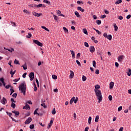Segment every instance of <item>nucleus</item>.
I'll list each match as a JSON object with an SVG mask.
<instances>
[{"instance_id":"de8ad7c7","label":"nucleus","mask_w":131,"mask_h":131,"mask_svg":"<svg viewBox=\"0 0 131 131\" xmlns=\"http://www.w3.org/2000/svg\"><path fill=\"white\" fill-rule=\"evenodd\" d=\"M21 67L23 68L24 70H26V69H27V66L26 65L22 66Z\"/></svg>"},{"instance_id":"338daca9","label":"nucleus","mask_w":131,"mask_h":131,"mask_svg":"<svg viewBox=\"0 0 131 131\" xmlns=\"http://www.w3.org/2000/svg\"><path fill=\"white\" fill-rule=\"evenodd\" d=\"M131 15L129 14L126 16V19H130Z\"/></svg>"},{"instance_id":"4468645a","label":"nucleus","mask_w":131,"mask_h":131,"mask_svg":"<svg viewBox=\"0 0 131 131\" xmlns=\"http://www.w3.org/2000/svg\"><path fill=\"white\" fill-rule=\"evenodd\" d=\"M57 14H58V16H61V17H64V15L63 14L61 13V12L60 11V10H57L56 12Z\"/></svg>"},{"instance_id":"a878e982","label":"nucleus","mask_w":131,"mask_h":131,"mask_svg":"<svg viewBox=\"0 0 131 131\" xmlns=\"http://www.w3.org/2000/svg\"><path fill=\"white\" fill-rule=\"evenodd\" d=\"M75 99V97H73L70 101V104H73V102H74V100Z\"/></svg>"},{"instance_id":"2f4dec72","label":"nucleus","mask_w":131,"mask_h":131,"mask_svg":"<svg viewBox=\"0 0 131 131\" xmlns=\"http://www.w3.org/2000/svg\"><path fill=\"white\" fill-rule=\"evenodd\" d=\"M28 35L26 36L27 38H30L31 36H32V35L31 34V33H28Z\"/></svg>"},{"instance_id":"473e14b6","label":"nucleus","mask_w":131,"mask_h":131,"mask_svg":"<svg viewBox=\"0 0 131 131\" xmlns=\"http://www.w3.org/2000/svg\"><path fill=\"white\" fill-rule=\"evenodd\" d=\"M95 121V122H98V121H99V115L96 116Z\"/></svg>"},{"instance_id":"c85d7f7f","label":"nucleus","mask_w":131,"mask_h":131,"mask_svg":"<svg viewBox=\"0 0 131 131\" xmlns=\"http://www.w3.org/2000/svg\"><path fill=\"white\" fill-rule=\"evenodd\" d=\"M63 29L64 32H65V33H68V29H67V28H66V27H63Z\"/></svg>"},{"instance_id":"680f3d73","label":"nucleus","mask_w":131,"mask_h":131,"mask_svg":"<svg viewBox=\"0 0 131 131\" xmlns=\"http://www.w3.org/2000/svg\"><path fill=\"white\" fill-rule=\"evenodd\" d=\"M71 22H72V25H76V23H75V21L72 20Z\"/></svg>"},{"instance_id":"f257e3e1","label":"nucleus","mask_w":131,"mask_h":131,"mask_svg":"<svg viewBox=\"0 0 131 131\" xmlns=\"http://www.w3.org/2000/svg\"><path fill=\"white\" fill-rule=\"evenodd\" d=\"M18 88L19 90H20V93L25 96L26 94V83H25V81L21 83Z\"/></svg>"},{"instance_id":"13d9d810","label":"nucleus","mask_w":131,"mask_h":131,"mask_svg":"<svg viewBox=\"0 0 131 131\" xmlns=\"http://www.w3.org/2000/svg\"><path fill=\"white\" fill-rule=\"evenodd\" d=\"M11 86L10 84L7 85L5 86V89H6L7 90H8V89H9V88H11Z\"/></svg>"},{"instance_id":"79ce46f5","label":"nucleus","mask_w":131,"mask_h":131,"mask_svg":"<svg viewBox=\"0 0 131 131\" xmlns=\"http://www.w3.org/2000/svg\"><path fill=\"white\" fill-rule=\"evenodd\" d=\"M36 8H40L42 7V4H40L39 5H35Z\"/></svg>"},{"instance_id":"58836bf2","label":"nucleus","mask_w":131,"mask_h":131,"mask_svg":"<svg viewBox=\"0 0 131 131\" xmlns=\"http://www.w3.org/2000/svg\"><path fill=\"white\" fill-rule=\"evenodd\" d=\"M15 73H16V71H14L13 72V70H11L10 72V74H12V75H14V74H15Z\"/></svg>"},{"instance_id":"864d4df0","label":"nucleus","mask_w":131,"mask_h":131,"mask_svg":"<svg viewBox=\"0 0 131 131\" xmlns=\"http://www.w3.org/2000/svg\"><path fill=\"white\" fill-rule=\"evenodd\" d=\"M19 80H20V78L13 80V81H14V82H18Z\"/></svg>"},{"instance_id":"1a4fd4ad","label":"nucleus","mask_w":131,"mask_h":131,"mask_svg":"<svg viewBox=\"0 0 131 131\" xmlns=\"http://www.w3.org/2000/svg\"><path fill=\"white\" fill-rule=\"evenodd\" d=\"M23 108L25 109L26 110H30V106L28 104H26V105L23 106Z\"/></svg>"},{"instance_id":"69168bd1","label":"nucleus","mask_w":131,"mask_h":131,"mask_svg":"<svg viewBox=\"0 0 131 131\" xmlns=\"http://www.w3.org/2000/svg\"><path fill=\"white\" fill-rule=\"evenodd\" d=\"M11 101L12 103H16V101L14 100V98H11Z\"/></svg>"},{"instance_id":"20e7f679","label":"nucleus","mask_w":131,"mask_h":131,"mask_svg":"<svg viewBox=\"0 0 131 131\" xmlns=\"http://www.w3.org/2000/svg\"><path fill=\"white\" fill-rule=\"evenodd\" d=\"M29 77H30V80H31V81H32V80H33V78H34V73H30L29 75Z\"/></svg>"},{"instance_id":"f8f14e48","label":"nucleus","mask_w":131,"mask_h":131,"mask_svg":"<svg viewBox=\"0 0 131 131\" xmlns=\"http://www.w3.org/2000/svg\"><path fill=\"white\" fill-rule=\"evenodd\" d=\"M12 113H14L15 114V116H16V117H18V116H19V115H20V113H19V112L16 111H13Z\"/></svg>"},{"instance_id":"4c0bfd02","label":"nucleus","mask_w":131,"mask_h":131,"mask_svg":"<svg viewBox=\"0 0 131 131\" xmlns=\"http://www.w3.org/2000/svg\"><path fill=\"white\" fill-rule=\"evenodd\" d=\"M52 114H53V115H55V114H56V109L55 108H54L52 110Z\"/></svg>"},{"instance_id":"2eb2a0df","label":"nucleus","mask_w":131,"mask_h":131,"mask_svg":"<svg viewBox=\"0 0 131 131\" xmlns=\"http://www.w3.org/2000/svg\"><path fill=\"white\" fill-rule=\"evenodd\" d=\"M70 52L72 54V58H75V53L74 52V51H73V50H70Z\"/></svg>"},{"instance_id":"052dcab7","label":"nucleus","mask_w":131,"mask_h":131,"mask_svg":"<svg viewBox=\"0 0 131 131\" xmlns=\"http://www.w3.org/2000/svg\"><path fill=\"white\" fill-rule=\"evenodd\" d=\"M95 74H100V71H99V70H96L95 71Z\"/></svg>"},{"instance_id":"774afa93","label":"nucleus","mask_w":131,"mask_h":131,"mask_svg":"<svg viewBox=\"0 0 131 131\" xmlns=\"http://www.w3.org/2000/svg\"><path fill=\"white\" fill-rule=\"evenodd\" d=\"M79 57H80V53H78L77 54V59H78V58H79Z\"/></svg>"},{"instance_id":"4be33fe9","label":"nucleus","mask_w":131,"mask_h":131,"mask_svg":"<svg viewBox=\"0 0 131 131\" xmlns=\"http://www.w3.org/2000/svg\"><path fill=\"white\" fill-rule=\"evenodd\" d=\"M41 28H42V29H45V30H46V31L50 32V30H49V29H48L47 27L45 26H41Z\"/></svg>"},{"instance_id":"ea45409f","label":"nucleus","mask_w":131,"mask_h":131,"mask_svg":"<svg viewBox=\"0 0 131 131\" xmlns=\"http://www.w3.org/2000/svg\"><path fill=\"white\" fill-rule=\"evenodd\" d=\"M84 45L85 47H86V48H89V47H90V45H89V43H88L87 42H84Z\"/></svg>"},{"instance_id":"bb28decb","label":"nucleus","mask_w":131,"mask_h":131,"mask_svg":"<svg viewBox=\"0 0 131 131\" xmlns=\"http://www.w3.org/2000/svg\"><path fill=\"white\" fill-rule=\"evenodd\" d=\"M43 3H45V4H48V5H51V2L48 0H43Z\"/></svg>"},{"instance_id":"0e129e2a","label":"nucleus","mask_w":131,"mask_h":131,"mask_svg":"<svg viewBox=\"0 0 131 131\" xmlns=\"http://www.w3.org/2000/svg\"><path fill=\"white\" fill-rule=\"evenodd\" d=\"M95 31H96V32L98 33V34H101L102 33L98 30H95Z\"/></svg>"},{"instance_id":"9b49d317","label":"nucleus","mask_w":131,"mask_h":131,"mask_svg":"<svg viewBox=\"0 0 131 131\" xmlns=\"http://www.w3.org/2000/svg\"><path fill=\"white\" fill-rule=\"evenodd\" d=\"M32 14L34 16H35V17H39L40 16H41V13H37L35 12H33Z\"/></svg>"},{"instance_id":"b1692460","label":"nucleus","mask_w":131,"mask_h":131,"mask_svg":"<svg viewBox=\"0 0 131 131\" xmlns=\"http://www.w3.org/2000/svg\"><path fill=\"white\" fill-rule=\"evenodd\" d=\"M11 107H12L13 109H15V108L16 107V104L14 103L13 102H12L11 104Z\"/></svg>"},{"instance_id":"a211bd4d","label":"nucleus","mask_w":131,"mask_h":131,"mask_svg":"<svg viewBox=\"0 0 131 131\" xmlns=\"http://www.w3.org/2000/svg\"><path fill=\"white\" fill-rule=\"evenodd\" d=\"M97 55H98V56H102L103 55H104V54L102 52L98 50Z\"/></svg>"},{"instance_id":"a18cd8bd","label":"nucleus","mask_w":131,"mask_h":131,"mask_svg":"<svg viewBox=\"0 0 131 131\" xmlns=\"http://www.w3.org/2000/svg\"><path fill=\"white\" fill-rule=\"evenodd\" d=\"M30 129H33L34 128V124H31L30 125Z\"/></svg>"},{"instance_id":"5fc2aeb1","label":"nucleus","mask_w":131,"mask_h":131,"mask_svg":"<svg viewBox=\"0 0 131 131\" xmlns=\"http://www.w3.org/2000/svg\"><path fill=\"white\" fill-rule=\"evenodd\" d=\"M26 75H27V73H24V74L23 75V78H26Z\"/></svg>"},{"instance_id":"6e6552de","label":"nucleus","mask_w":131,"mask_h":131,"mask_svg":"<svg viewBox=\"0 0 131 131\" xmlns=\"http://www.w3.org/2000/svg\"><path fill=\"white\" fill-rule=\"evenodd\" d=\"M54 120V119L51 118L50 120V122L48 124V128H50V127H52V126L53 125V121Z\"/></svg>"},{"instance_id":"7c9ffc66","label":"nucleus","mask_w":131,"mask_h":131,"mask_svg":"<svg viewBox=\"0 0 131 131\" xmlns=\"http://www.w3.org/2000/svg\"><path fill=\"white\" fill-rule=\"evenodd\" d=\"M127 74L128 76H130V75H131V70H130V69H128V71L127 72Z\"/></svg>"},{"instance_id":"393cba45","label":"nucleus","mask_w":131,"mask_h":131,"mask_svg":"<svg viewBox=\"0 0 131 131\" xmlns=\"http://www.w3.org/2000/svg\"><path fill=\"white\" fill-rule=\"evenodd\" d=\"M106 38L109 40H111V39H112V35L111 34L108 35L107 37H106Z\"/></svg>"},{"instance_id":"37998d69","label":"nucleus","mask_w":131,"mask_h":131,"mask_svg":"<svg viewBox=\"0 0 131 131\" xmlns=\"http://www.w3.org/2000/svg\"><path fill=\"white\" fill-rule=\"evenodd\" d=\"M54 19L55 21H57L58 20V16L56 15H55V14H53Z\"/></svg>"},{"instance_id":"c03bdc74","label":"nucleus","mask_w":131,"mask_h":131,"mask_svg":"<svg viewBox=\"0 0 131 131\" xmlns=\"http://www.w3.org/2000/svg\"><path fill=\"white\" fill-rule=\"evenodd\" d=\"M41 106L42 107H43V108H45V109H46V108H47V105H46V104L45 103H41Z\"/></svg>"},{"instance_id":"f3484780","label":"nucleus","mask_w":131,"mask_h":131,"mask_svg":"<svg viewBox=\"0 0 131 131\" xmlns=\"http://www.w3.org/2000/svg\"><path fill=\"white\" fill-rule=\"evenodd\" d=\"M113 25L115 29V31H117L118 30V27H117V26L116 25V24L115 23L113 24Z\"/></svg>"},{"instance_id":"4d7b16f0","label":"nucleus","mask_w":131,"mask_h":131,"mask_svg":"<svg viewBox=\"0 0 131 131\" xmlns=\"http://www.w3.org/2000/svg\"><path fill=\"white\" fill-rule=\"evenodd\" d=\"M118 19H119V20H122V19H123V17H122V16H119L118 17Z\"/></svg>"},{"instance_id":"3c124183","label":"nucleus","mask_w":131,"mask_h":131,"mask_svg":"<svg viewBox=\"0 0 131 131\" xmlns=\"http://www.w3.org/2000/svg\"><path fill=\"white\" fill-rule=\"evenodd\" d=\"M6 113H7V115H8V116H9V117H11V116H12V113H9L8 112H6Z\"/></svg>"},{"instance_id":"09e8293b","label":"nucleus","mask_w":131,"mask_h":131,"mask_svg":"<svg viewBox=\"0 0 131 131\" xmlns=\"http://www.w3.org/2000/svg\"><path fill=\"white\" fill-rule=\"evenodd\" d=\"M23 12H24V13H27V14H30V12L26 9L24 10Z\"/></svg>"},{"instance_id":"7ed1b4c3","label":"nucleus","mask_w":131,"mask_h":131,"mask_svg":"<svg viewBox=\"0 0 131 131\" xmlns=\"http://www.w3.org/2000/svg\"><path fill=\"white\" fill-rule=\"evenodd\" d=\"M33 41L34 42V43L37 45V46H39V47H42L43 46L42 43L39 42V41L37 40H33Z\"/></svg>"},{"instance_id":"e433bc0d","label":"nucleus","mask_w":131,"mask_h":131,"mask_svg":"<svg viewBox=\"0 0 131 131\" xmlns=\"http://www.w3.org/2000/svg\"><path fill=\"white\" fill-rule=\"evenodd\" d=\"M83 32L84 33V34L88 35V30L86 29H83Z\"/></svg>"},{"instance_id":"6e6d98bb","label":"nucleus","mask_w":131,"mask_h":131,"mask_svg":"<svg viewBox=\"0 0 131 131\" xmlns=\"http://www.w3.org/2000/svg\"><path fill=\"white\" fill-rule=\"evenodd\" d=\"M122 110V106H120L118 108V111H121Z\"/></svg>"},{"instance_id":"e2e57ef3","label":"nucleus","mask_w":131,"mask_h":131,"mask_svg":"<svg viewBox=\"0 0 131 131\" xmlns=\"http://www.w3.org/2000/svg\"><path fill=\"white\" fill-rule=\"evenodd\" d=\"M112 98H113V97H112V95H109L108 96V99H109L110 101H111L112 100Z\"/></svg>"},{"instance_id":"423d86ee","label":"nucleus","mask_w":131,"mask_h":131,"mask_svg":"<svg viewBox=\"0 0 131 131\" xmlns=\"http://www.w3.org/2000/svg\"><path fill=\"white\" fill-rule=\"evenodd\" d=\"M8 101L6 99V98L3 97V99L1 100V103L3 104V105H6L7 104Z\"/></svg>"},{"instance_id":"dca6fc26","label":"nucleus","mask_w":131,"mask_h":131,"mask_svg":"<svg viewBox=\"0 0 131 131\" xmlns=\"http://www.w3.org/2000/svg\"><path fill=\"white\" fill-rule=\"evenodd\" d=\"M77 10H78V11H80V12H84V9L81 8V7H78Z\"/></svg>"},{"instance_id":"0eeeda50","label":"nucleus","mask_w":131,"mask_h":131,"mask_svg":"<svg viewBox=\"0 0 131 131\" xmlns=\"http://www.w3.org/2000/svg\"><path fill=\"white\" fill-rule=\"evenodd\" d=\"M124 58V56L120 55L118 57V61H119V62H122Z\"/></svg>"},{"instance_id":"c9c22d12","label":"nucleus","mask_w":131,"mask_h":131,"mask_svg":"<svg viewBox=\"0 0 131 131\" xmlns=\"http://www.w3.org/2000/svg\"><path fill=\"white\" fill-rule=\"evenodd\" d=\"M92 122V117H89L88 119V123L89 124H91V123Z\"/></svg>"},{"instance_id":"412c9836","label":"nucleus","mask_w":131,"mask_h":131,"mask_svg":"<svg viewBox=\"0 0 131 131\" xmlns=\"http://www.w3.org/2000/svg\"><path fill=\"white\" fill-rule=\"evenodd\" d=\"M95 90L100 91V90H99V89H100L99 85V84H96L95 86Z\"/></svg>"},{"instance_id":"a19ab883","label":"nucleus","mask_w":131,"mask_h":131,"mask_svg":"<svg viewBox=\"0 0 131 131\" xmlns=\"http://www.w3.org/2000/svg\"><path fill=\"white\" fill-rule=\"evenodd\" d=\"M14 63L15 64H16V65H20V63H19V61L17 60V59H15L14 60Z\"/></svg>"},{"instance_id":"72a5a7b5","label":"nucleus","mask_w":131,"mask_h":131,"mask_svg":"<svg viewBox=\"0 0 131 131\" xmlns=\"http://www.w3.org/2000/svg\"><path fill=\"white\" fill-rule=\"evenodd\" d=\"M6 50L11 53H13V52H14V48H11L10 49H7Z\"/></svg>"},{"instance_id":"bf43d9fd","label":"nucleus","mask_w":131,"mask_h":131,"mask_svg":"<svg viewBox=\"0 0 131 131\" xmlns=\"http://www.w3.org/2000/svg\"><path fill=\"white\" fill-rule=\"evenodd\" d=\"M12 97L13 98H17V93H14L13 95H12Z\"/></svg>"},{"instance_id":"c756f323","label":"nucleus","mask_w":131,"mask_h":131,"mask_svg":"<svg viewBox=\"0 0 131 131\" xmlns=\"http://www.w3.org/2000/svg\"><path fill=\"white\" fill-rule=\"evenodd\" d=\"M37 111H38V108H36L35 111L34 112V115H36V114H37V115H39V114L37 113Z\"/></svg>"},{"instance_id":"8fccbe9b","label":"nucleus","mask_w":131,"mask_h":131,"mask_svg":"<svg viewBox=\"0 0 131 131\" xmlns=\"http://www.w3.org/2000/svg\"><path fill=\"white\" fill-rule=\"evenodd\" d=\"M93 67H95V68H96V61L95 60L93 61Z\"/></svg>"},{"instance_id":"ddd939ff","label":"nucleus","mask_w":131,"mask_h":131,"mask_svg":"<svg viewBox=\"0 0 131 131\" xmlns=\"http://www.w3.org/2000/svg\"><path fill=\"white\" fill-rule=\"evenodd\" d=\"M114 86V83L113 82H111L110 83V89L112 90Z\"/></svg>"},{"instance_id":"f03ea898","label":"nucleus","mask_w":131,"mask_h":131,"mask_svg":"<svg viewBox=\"0 0 131 131\" xmlns=\"http://www.w3.org/2000/svg\"><path fill=\"white\" fill-rule=\"evenodd\" d=\"M94 92H95V95L99 101V103H100V102H102V100H103V96H102V92H101V90H94Z\"/></svg>"},{"instance_id":"cd10ccee","label":"nucleus","mask_w":131,"mask_h":131,"mask_svg":"<svg viewBox=\"0 0 131 131\" xmlns=\"http://www.w3.org/2000/svg\"><path fill=\"white\" fill-rule=\"evenodd\" d=\"M96 23H97V25H101V24L102 23V21H101V20H97Z\"/></svg>"},{"instance_id":"9d476101","label":"nucleus","mask_w":131,"mask_h":131,"mask_svg":"<svg viewBox=\"0 0 131 131\" xmlns=\"http://www.w3.org/2000/svg\"><path fill=\"white\" fill-rule=\"evenodd\" d=\"M89 50L91 53H95V47L94 46H90Z\"/></svg>"},{"instance_id":"49530a36","label":"nucleus","mask_w":131,"mask_h":131,"mask_svg":"<svg viewBox=\"0 0 131 131\" xmlns=\"http://www.w3.org/2000/svg\"><path fill=\"white\" fill-rule=\"evenodd\" d=\"M52 78L53 79H57V77L56 75H52Z\"/></svg>"},{"instance_id":"603ef678","label":"nucleus","mask_w":131,"mask_h":131,"mask_svg":"<svg viewBox=\"0 0 131 131\" xmlns=\"http://www.w3.org/2000/svg\"><path fill=\"white\" fill-rule=\"evenodd\" d=\"M77 101H78V98L76 97V99L74 100V103L76 104V103H77Z\"/></svg>"},{"instance_id":"5701e85b","label":"nucleus","mask_w":131,"mask_h":131,"mask_svg":"<svg viewBox=\"0 0 131 131\" xmlns=\"http://www.w3.org/2000/svg\"><path fill=\"white\" fill-rule=\"evenodd\" d=\"M75 15L76 16V17H77L78 18H79V17H80V15H79V13H78V12L77 11H75Z\"/></svg>"},{"instance_id":"aec40b11","label":"nucleus","mask_w":131,"mask_h":131,"mask_svg":"<svg viewBox=\"0 0 131 131\" xmlns=\"http://www.w3.org/2000/svg\"><path fill=\"white\" fill-rule=\"evenodd\" d=\"M122 0H117L115 3V5H119V4H121Z\"/></svg>"},{"instance_id":"f704fd0d","label":"nucleus","mask_w":131,"mask_h":131,"mask_svg":"<svg viewBox=\"0 0 131 131\" xmlns=\"http://www.w3.org/2000/svg\"><path fill=\"white\" fill-rule=\"evenodd\" d=\"M82 81H85V80H86V77H85V76H84V75L82 76Z\"/></svg>"},{"instance_id":"6ab92c4d","label":"nucleus","mask_w":131,"mask_h":131,"mask_svg":"<svg viewBox=\"0 0 131 131\" xmlns=\"http://www.w3.org/2000/svg\"><path fill=\"white\" fill-rule=\"evenodd\" d=\"M71 74H70V78H73V76H74V72L72 71H70Z\"/></svg>"},{"instance_id":"39448f33","label":"nucleus","mask_w":131,"mask_h":131,"mask_svg":"<svg viewBox=\"0 0 131 131\" xmlns=\"http://www.w3.org/2000/svg\"><path fill=\"white\" fill-rule=\"evenodd\" d=\"M31 121H32V118H31V117H29L25 121V124H29V123H30V122H31Z\"/></svg>"}]
</instances>
